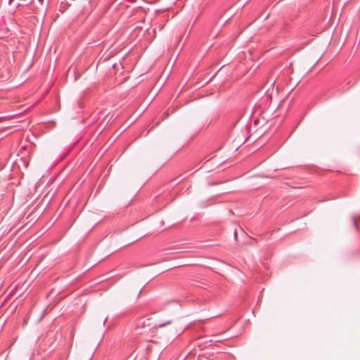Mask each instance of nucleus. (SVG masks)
Returning <instances> with one entry per match:
<instances>
[{"mask_svg": "<svg viewBox=\"0 0 360 360\" xmlns=\"http://www.w3.org/2000/svg\"><path fill=\"white\" fill-rule=\"evenodd\" d=\"M149 319H147V320H142V321H140L138 323H137V326L135 328V331L136 333V334H141L142 332L140 331V329H142V328H145V327L146 326H150V325L148 323H146L147 321H148Z\"/></svg>", "mask_w": 360, "mask_h": 360, "instance_id": "obj_1", "label": "nucleus"}, {"mask_svg": "<svg viewBox=\"0 0 360 360\" xmlns=\"http://www.w3.org/2000/svg\"><path fill=\"white\" fill-rule=\"evenodd\" d=\"M171 323H172V321H165L164 323H161L158 324L157 326V327L158 328H162V327L165 326L166 325L170 324Z\"/></svg>", "mask_w": 360, "mask_h": 360, "instance_id": "obj_2", "label": "nucleus"}, {"mask_svg": "<svg viewBox=\"0 0 360 360\" xmlns=\"http://www.w3.org/2000/svg\"><path fill=\"white\" fill-rule=\"evenodd\" d=\"M352 221H353V224H354V228L356 229H357V223H356V219L354 217L352 218Z\"/></svg>", "mask_w": 360, "mask_h": 360, "instance_id": "obj_3", "label": "nucleus"}, {"mask_svg": "<svg viewBox=\"0 0 360 360\" xmlns=\"http://www.w3.org/2000/svg\"><path fill=\"white\" fill-rule=\"evenodd\" d=\"M127 1L130 3H134L136 1V0H127Z\"/></svg>", "mask_w": 360, "mask_h": 360, "instance_id": "obj_4", "label": "nucleus"}, {"mask_svg": "<svg viewBox=\"0 0 360 360\" xmlns=\"http://www.w3.org/2000/svg\"><path fill=\"white\" fill-rule=\"evenodd\" d=\"M107 319H108V318H107V317L104 319V321H103V324L106 322Z\"/></svg>", "mask_w": 360, "mask_h": 360, "instance_id": "obj_5", "label": "nucleus"}, {"mask_svg": "<svg viewBox=\"0 0 360 360\" xmlns=\"http://www.w3.org/2000/svg\"><path fill=\"white\" fill-rule=\"evenodd\" d=\"M234 235H235V238H237V233L236 232L234 233Z\"/></svg>", "mask_w": 360, "mask_h": 360, "instance_id": "obj_6", "label": "nucleus"}]
</instances>
